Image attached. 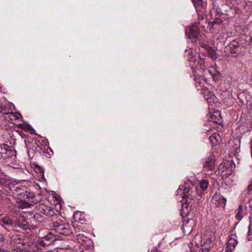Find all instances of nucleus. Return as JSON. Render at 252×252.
<instances>
[{"label": "nucleus", "mask_w": 252, "mask_h": 252, "mask_svg": "<svg viewBox=\"0 0 252 252\" xmlns=\"http://www.w3.org/2000/svg\"><path fill=\"white\" fill-rule=\"evenodd\" d=\"M15 154H16V151L12 150L11 148V151H9V153L8 154V155H9V157H11V156H15Z\"/></svg>", "instance_id": "7c9ffc66"}, {"label": "nucleus", "mask_w": 252, "mask_h": 252, "mask_svg": "<svg viewBox=\"0 0 252 252\" xmlns=\"http://www.w3.org/2000/svg\"><path fill=\"white\" fill-rule=\"evenodd\" d=\"M149 252H160V251H159L157 247H155L153 248L151 250H148Z\"/></svg>", "instance_id": "473e14b6"}, {"label": "nucleus", "mask_w": 252, "mask_h": 252, "mask_svg": "<svg viewBox=\"0 0 252 252\" xmlns=\"http://www.w3.org/2000/svg\"><path fill=\"white\" fill-rule=\"evenodd\" d=\"M209 54L210 55V57L213 58V59H216V53L215 52V51L213 50L212 48L210 49V51H209Z\"/></svg>", "instance_id": "c756f323"}, {"label": "nucleus", "mask_w": 252, "mask_h": 252, "mask_svg": "<svg viewBox=\"0 0 252 252\" xmlns=\"http://www.w3.org/2000/svg\"><path fill=\"white\" fill-rule=\"evenodd\" d=\"M248 192L250 193L252 190V180L250 184L248 186L247 188Z\"/></svg>", "instance_id": "2f4dec72"}, {"label": "nucleus", "mask_w": 252, "mask_h": 252, "mask_svg": "<svg viewBox=\"0 0 252 252\" xmlns=\"http://www.w3.org/2000/svg\"><path fill=\"white\" fill-rule=\"evenodd\" d=\"M9 151H11V147L6 144H3L0 146V157L5 158H9V155H8Z\"/></svg>", "instance_id": "4468645a"}, {"label": "nucleus", "mask_w": 252, "mask_h": 252, "mask_svg": "<svg viewBox=\"0 0 252 252\" xmlns=\"http://www.w3.org/2000/svg\"><path fill=\"white\" fill-rule=\"evenodd\" d=\"M222 22V20L219 17H215L214 18V20L212 21L209 23V25L210 27H212V28H214V27L216 25H220Z\"/></svg>", "instance_id": "412c9836"}, {"label": "nucleus", "mask_w": 252, "mask_h": 252, "mask_svg": "<svg viewBox=\"0 0 252 252\" xmlns=\"http://www.w3.org/2000/svg\"><path fill=\"white\" fill-rule=\"evenodd\" d=\"M216 158L215 156H211L207 158L204 164V169L207 170H213L215 168Z\"/></svg>", "instance_id": "1a4fd4ad"}, {"label": "nucleus", "mask_w": 252, "mask_h": 252, "mask_svg": "<svg viewBox=\"0 0 252 252\" xmlns=\"http://www.w3.org/2000/svg\"><path fill=\"white\" fill-rule=\"evenodd\" d=\"M52 227L56 232L64 236H68L72 233L68 223L54 221L52 222Z\"/></svg>", "instance_id": "20e7f679"}, {"label": "nucleus", "mask_w": 252, "mask_h": 252, "mask_svg": "<svg viewBox=\"0 0 252 252\" xmlns=\"http://www.w3.org/2000/svg\"><path fill=\"white\" fill-rule=\"evenodd\" d=\"M200 24V22H195L188 29H186V34L190 39H195L197 37V36L199 34V30L198 26Z\"/></svg>", "instance_id": "39448f33"}, {"label": "nucleus", "mask_w": 252, "mask_h": 252, "mask_svg": "<svg viewBox=\"0 0 252 252\" xmlns=\"http://www.w3.org/2000/svg\"><path fill=\"white\" fill-rule=\"evenodd\" d=\"M0 224L6 229L12 228L13 221L8 216H4L0 219Z\"/></svg>", "instance_id": "9b49d317"}, {"label": "nucleus", "mask_w": 252, "mask_h": 252, "mask_svg": "<svg viewBox=\"0 0 252 252\" xmlns=\"http://www.w3.org/2000/svg\"><path fill=\"white\" fill-rule=\"evenodd\" d=\"M206 46L207 47V48H210V47L209 46V45H206Z\"/></svg>", "instance_id": "4c0bfd02"}, {"label": "nucleus", "mask_w": 252, "mask_h": 252, "mask_svg": "<svg viewBox=\"0 0 252 252\" xmlns=\"http://www.w3.org/2000/svg\"><path fill=\"white\" fill-rule=\"evenodd\" d=\"M48 209V206L46 205H44L43 204H39L38 210H39V212L40 213L44 214L45 211H46V209Z\"/></svg>", "instance_id": "b1692460"}, {"label": "nucleus", "mask_w": 252, "mask_h": 252, "mask_svg": "<svg viewBox=\"0 0 252 252\" xmlns=\"http://www.w3.org/2000/svg\"><path fill=\"white\" fill-rule=\"evenodd\" d=\"M177 194H180L183 195L182 207L181 210V215L183 217H186L191 210V201L193 197H195L197 193V189L195 186H192L190 187L188 186L187 183H185L184 186L180 187L177 190Z\"/></svg>", "instance_id": "f257e3e1"}, {"label": "nucleus", "mask_w": 252, "mask_h": 252, "mask_svg": "<svg viewBox=\"0 0 252 252\" xmlns=\"http://www.w3.org/2000/svg\"><path fill=\"white\" fill-rule=\"evenodd\" d=\"M236 238V236L233 234L231 235L229 237L225 249L226 252H231L234 250L238 243Z\"/></svg>", "instance_id": "6e6552de"}, {"label": "nucleus", "mask_w": 252, "mask_h": 252, "mask_svg": "<svg viewBox=\"0 0 252 252\" xmlns=\"http://www.w3.org/2000/svg\"><path fill=\"white\" fill-rule=\"evenodd\" d=\"M251 143H252L251 148H252V141H251Z\"/></svg>", "instance_id": "58836bf2"}, {"label": "nucleus", "mask_w": 252, "mask_h": 252, "mask_svg": "<svg viewBox=\"0 0 252 252\" xmlns=\"http://www.w3.org/2000/svg\"><path fill=\"white\" fill-rule=\"evenodd\" d=\"M220 138L218 134L216 133L213 134L212 135L210 136L209 140L212 146H215L217 145L219 143V139Z\"/></svg>", "instance_id": "6ab92c4d"}, {"label": "nucleus", "mask_w": 252, "mask_h": 252, "mask_svg": "<svg viewBox=\"0 0 252 252\" xmlns=\"http://www.w3.org/2000/svg\"><path fill=\"white\" fill-rule=\"evenodd\" d=\"M247 45L245 37H241L232 41L226 46V50L234 57H237L243 52Z\"/></svg>", "instance_id": "f03ea898"}, {"label": "nucleus", "mask_w": 252, "mask_h": 252, "mask_svg": "<svg viewBox=\"0 0 252 252\" xmlns=\"http://www.w3.org/2000/svg\"><path fill=\"white\" fill-rule=\"evenodd\" d=\"M40 196L39 195L35 196V197L31 201V202L36 204L40 201Z\"/></svg>", "instance_id": "c85d7f7f"}, {"label": "nucleus", "mask_w": 252, "mask_h": 252, "mask_svg": "<svg viewBox=\"0 0 252 252\" xmlns=\"http://www.w3.org/2000/svg\"><path fill=\"white\" fill-rule=\"evenodd\" d=\"M197 12H201L205 10L207 3L203 0H192Z\"/></svg>", "instance_id": "f8f14e48"}, {"label": "nucleus", "mask_w": 252, "mask_h": 252, "mask_svg": "<svg viewBox=\"0 0 252 252\" xmlns=\"http://www.w3.org/2000/svg\"><path fill=\"white\" fill-rule=\"evenodd\" d=\"M251 156H252V148H251Z\"/></svg>", "instance_id": "c9c22d12"}, {"label": "nucleus", "mask_w": 252, "mask_h": 252, "mask_svg": "<svg viewBox=\"0 0 252 252\" xmlns=\"http://www.w3.org/2000/svg\"><path fill=\"white\" fill-rule=\"evenodd\" d=\"M213 246V244L210 243V246L207 247V243H205L202 246V248L200 249L199 252H210L211 247ZM190 252H196L194 249H191Z\"/></svg>", "instance_id": "f3484780"}, {"label": "nucleus", "mask_w": 252, "mask_h": 252, "mask_svg": "<svg viewBox=\"0 0 252 252\" xmlns=\"http://www.w3.org/2000/svg\"><path fill=\"white\" fill-rule=\"evenodd\" d=\"M243 217V207L242 205H240L239 206L238 208L237 209V212L235 217L237 220H240L242 219Z\"/></svg>", "instance_id": "5701e85b"}, {"label": "nucleus", "mask_w": 252, "mask_h": 252, "mask_svg": "<svg viewBox=\"0 0 252 252\" xmlns=\"http://www.w3.org/2000/svg\"><path fill=\"white\" fill-rule=\"evenodd\" d=\"M0 252H10L8 251L0 248Z\"/></svg>", "instance_id": "72a5a7b5"}, {"label": "nucleus", "mask_w": 252, "mask_h": 252, "mask_svg": "<svg viewBox=\"0 0 252 252\" xmlns=\"http://www.w3.org/2000/svg\"><path fill=\"white\" fill-rule=\"evenodd\" d=\"M31 216L35 220L38 222H42L45 219V217L41 215L40 213H36L34 214L32 213Z\"/></svg>", "instance_id": "aec40b11"}, {"label": "nucleus", "mask_w": 252, "mask_h": 252, "mask_svg": "<svg viewBox=\"0 0 252 252\" xmlns=\"http://www.w3.org/2000/svg\"><path fill=\"white\" fill-rule=\"evenodd\" d=\"M211 119L217 124L221 123L222 118L220 112L218 111L214 112V114L211 116Z\"/></svg>", "instance_id": "a211bd4d"}, {"label": "nucleus", "mask_w": 252, "mask_h": 252, "mask_svg": "<svg viewBox=\"0 0 252 252\" xmlns=\"http://www.w3.org/2000/svg\"><path fill=\"white\" fill-rule=\"evenodd\" d=\"M15 225L18 227L22 228L24 230H27L29 227L27 221H26L23 217L17 220Z\"/></svg>", "instance_id": "dca6fc26"}, {"label": "nucleus", "mask_w": 252, "mask_h": 252, "mask_svg": "<svg viewBox=\"0 0 252 252\" xmlns=\"http://www.w3.org/2000/svg\"><path fill=\"white\" fill-rule=\"evenodd\" d=\"M201 189L204 191L207 189L209 186V182L206 180H201L199 183Z\"/></svg>", "instance_id": "4be33fe9"}, {"label": "nucleus", "mask_w": 252, "mask_h": 252, "mask_svg": "<svg viewBox=\"0 0 252 252\" xmlns=\"http://www.w3.org/2000/svg\"><path fill=\"white\" fill-rule=\"evenodd\" d=\"M54 211L51 208V207L48 206V209H46V211H45L44 215L47 216H52L54 215Z\"/></svg>", "instance_id": "393cba45"}, {"label": "nucleus", "mask_w": 252, "mask_h": 252, "mask_svg": "<svg viewBox=\"0 0 252 252\" xmlns=\"http://www.w3.org/2000/svg\"><path fill=\"white\" fill-rule=\"evenodd\" d=\"M221 16H216V17H214V18L215 17H219V18H220Z\"/></svg>", "instance_id": "e433bc0d"}, {"label": "nucleus", "mask_w": 252, "mask_h": 252, "mask_svg": "<svg viewBox=\"0 0 252 252\" xmlns=\"http://www.w3.org/2000/svg\"><path fill=\"white\" fill-rule=\"evenodd\" d=\"M252 235V223H251L250 224H249V230H248V239L250 241L251 240V239L252 238V237H250V236L251 235Z\"/></svg>", "instance_id": "cd10ccee"}, {"label": "nucleus", "mask_w": 252, "mask_h": 252, "mask_svg": "<svg viewBox=\"0 0 252 252\" xmlns=\"http://www.w3.org/2000/svg\"><path fill=\"white\" fill-rule=\"evenodd\" d=\"M198 12V19L199 20H202L204 19L205 17H206V15L205 13V10H202L201 12Z\"/></svg>", "instance_id": "bb28decb"}, {"label": "nucleus", "mask_w": 252, "mask_h": 252, "mask_svg": "<svg viewBox=\"0 0 252 252\" xmlns=\"http://www.w3.org/2000/svg\"><path fill=\"white\" fill-rule=\"evenodd\" d=\"M213 202L215 203L217 206H222L224 207L226 202V199L224 198L222 195H219L217 194H215L213 196Z\"/></svg>", "instance_id": "9d476101"}, {"label": "nucleus", "mask_w": 252, "mask_h": 252, "mask_svg": "<svg viewBox=\"0 0 252 252\" xmlns=\"http://www.w3.org/2000/svg\"><path fill=\"white\" fill-rule=\"evenodd\" d=\"M212 16L216 17V16H221L223 15V13L221 11L220 8L215 2L213 3V7L211 11Z\"/></svg>", "instance_id": "2eb2a0df"}, {"label": "nucleus", "mask_w": 252, "mask_h": 252, "mask_svg": "<svg viewBox=\"0 0 252 252\" xmlns=\"http://www.w3.org/2000/svg\"><path fill=\"white\" fill-rule=\"evenodd\" d=\"M196 52L190 48L186 49L185 51V57L187 58L191 67H198L199 66L200 68L201 69L204 65V61L199 57H196Z\"/></svg>", "instance_id": "7ed1b4c3"}, {"label": "nucleus", "mask_w": 252, "mask_h": 252, "mask_svg": "<svg viewBox=\"0 0 252 252\" xmlns=\"http://www.w3.org/2000/svg\"><path fill=\"white\" fill-rule=\"evenodd\" d=\"M21 195H23V198L21 197V199L22 201H24L25 202H27L28 201H32V200L35 197V195L34 192L32 191H26L25 192H24L23 193H21Z\"/></svg>", "instance_id": "ddd939ff"}, {"label": "nucleus", "mask_w": 252, "mask_h": 252, "mask_svg": "<svg viewBox=\"0 0 252 252\" xmlns=\"http://www.w3.org/2000/svg\"><path fill=\"white\" fill-rule=\"evenodd\" d=\"M250 207L252 209V199L250 200L249 202Z\"/></svg>", "instance_id": "f704fd0d"}, {"label": "nucleus", "mask_w": 252, "mask_h": 252, "mask_svg": "<svg viewBox=\"0 0 252 252\" xmlns=\"http://www.w3.org/2000/svg\"><path fill=\"white\" fill-rule=\"evenodd\" d=\"M223 7L225 12L229 13H227V15H235L239 10L238 4L236 3H232L230 1H226V2L223 4Z\"/></svg>", "instance_id": "423d86ee"}, {"label": "nucleus", "mask_w": 252, "mask_h": 252, "mask_svg": "<svg viewBox=\"0 0 252 252\" xmlns=\"http://www.w3.org/2000/svg\"><path fill=\"white\" fill-rule=\"evenodd\" d=\"M57 239L55 238V235L51 232H49L46 235L39 240V244L40 246L43 247L49 246L52 244Z\"/></svg>", "instance_id": "0eeeda50"}, {"label": "nucleus", "mask_w": 252, "mask_h": 252, "mask_svg": "<svg viewBox=\"0 0 252 252\" xmlns=\"http://www.w3.org/2000/svg\"><path fill=\"white\" fill-rule=\"evenodd\" d=\"M213 80L215 81H218L221 77V74L219 71H217L215 73L212 74Z\"/></svg>", "instance_id": "a878e982"}]
</instances>
